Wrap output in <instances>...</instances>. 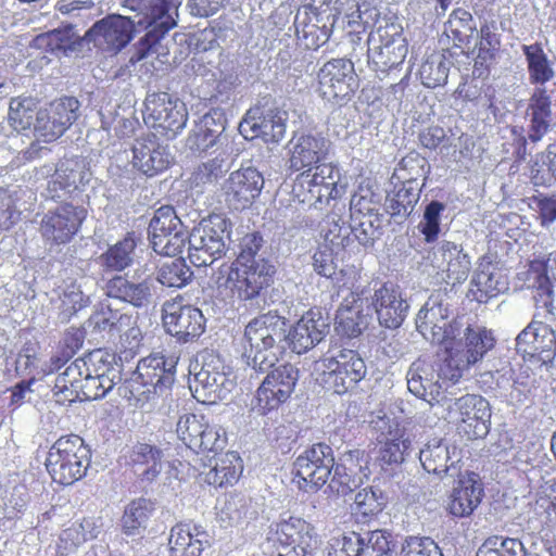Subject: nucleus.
I'll list each match as a JSON object with an SVG mask.
<instances>
[{
    "instance_id": "f257e3e1",
    "label": "nucleus",
    "mask_w": 556,
    "mask_h": 556,
    "mask_svg": "<svg viewBox=\"0 0 556 556\" xmlns=\"http://www.w3.org/2000/svg\"><path fill=\"white\" fill-rule=\"evenodd\" d=\"M329 330V317L320 308H311L292 326L277 309L261 312L244 328L243 341L250 343L245 356L253 366L265 370L278 363L288 349L299 355L308 352Z\"/></svg>"
},
{
    "instance_id": "f03ea898",
    "label": "nucleus",
    "mask_w": 556,
    "mask_h": 556,
    "mask_svg": "<svg viewBox=\"0 0 556 556\" xmlns=\"http://www.w3.org/2000/svg\"><path fill=\"white\" fill-rule=\"evenodd\" d=\"M236 241L235 290L238 300L253 313H261L280 298L274 287L277 274L276 262L271 258V247L257 231H249Z\"/></svg>"
},
{
    "instance_id": "7ed1b4c3",
    "label": "nucleus",
    "mask_w": 556,
    "mask_h": 556,
    "mask_svg": "<svg viewBox=\"0 0 556 556\" xmlns=\"http://www.w3.org/2000/svg\"><path fill=\"white\" fill-rule=\"evenodd\" d=\"M249 349L250 343L244 341L241 358L247 366L245 370L250 371V378H258L260 375H265L251 400L250 413L255 416H264L277 409L291 397L299 381L300 371L290 363L280 365L276 363L268 369H260L257 366H253L252 362L245 356Z\"/></svg>"
},
{
    "instance_id": "20e7f679",
    "label": "nucleus",
    "mask_w": 556,
    "mask_h": 556,
    "mask_svg": "<svg viewBox=\"0 0 556 556\" xmlns=\"http://www.w3.org/2000/svg\"><path fill=\"white\" fill-rule=\"evenodd\" d=\"M178 357L152 353L141 359L137 370L117 389L118 394L129 401H149L152 395L166 394L175 382Z\"/></svg>"
},
{
    "instance_id": "39448f33",
    "label": "nucleus",
    "mask_w": 556,
    "mask_h": 556,
    "mask_svg": "<svg viewBox=\"0 0 556 556\" xmlns=\"http://www.w3.org/2000/svg\"><path fill=\"white\" fill-rule=\"evenodd\" d=\"M90 462V447L79 435L70 434L59 438L52 444L45 466L54 482L72 485L86 476Z\"/></svg>"
},
{
    "instance_id": "423d86ee",
    "label": "nucleus",
    "mask_w": 556,
    "mask_h": 556,
    "mask_svg": "<svg viewBox=\"0 0 556 556\" xmlns=\"http://www.w3.org/2000/svg\"><path fill=\"white\" fill-rule=\"evenodd\" d=\"M231 222L222 214L204 217L188 233V256L197 266H210L225 255L231 242Z\"/></svg>"
},
{
    "instance_id": "0eeeda50",
    "label": "nucleus",
    "mask_w": 556,
    "mask_h": 556,
    "mask_svg": "<svg viewBox=\"0 0 556 556\" xmlns=\"http://www.w3.org/2000/svg\"><path fill=\"white\" fill-rule=\"evenodd\" d=\"M319 543L315 527L300 517L281 518L270 525L265 551L271 556H313Z\"/></svg>"
},
{
    "instance_id": "6e6552de",
    "label": "nucleus",
    "mask_w": 556,
    "mask_h": 556,
    "mask_svg": "<svg viewBox=\"0 0 556 556\" xmlns=\"http://www.w3.org/2000/svg\"><path fill=\"white\" fill-rule=\"evenodd\" d=\"M181 0H153L150 2L147 13L138 22L144 25V34L135 47V53L130 61H141L150 55L166 54V46L163 41L168 31L177 25L178 8Z\"/></svg>"
},
{
    "instance_id": "1a4fd4ad",
    "label": "nucleus",
    "mask_w": 556,
    "mask_h": 556,
    "mask_svg": "<svg viewBox=\"0 0 556 556\" xmlns=\"http://www.w3.org/2000/svg\"><path fill=\"white\" fill-rule=\"evenodd\" d=\"M224 362L216 355L202 356V363L197 362L190 371L193 380L190 390L197 401L215 404L229 397L236 388L235 377Z\"/></svg>"
},
{
    "instance_id": "9d476101",
    "label": "nucleus",
    "mask_w": 556,
    "mask_h": 556,
    "mask_svg": "<svg viewBox=\"0 0 556 556\" xmlns=\"http://www.w3.org/2000/svg\"><path fill=\"white\" fill-rule=\"evenodd\" d=\"M339 20V14L329 4L312 0L301 5L294 16L296 39L305 49L317 50L328 42Z\"/></svg>"
},
{
    "instance_id": "9b49d317",
    "label": "nucleus",
    "mask_w": 556,
    "mask_h": 556,
    "mask_svg": "<svg viewBox=\"0 0 556 556\" xmlns=\"http://www.w3.org/2000/svg\"><path fill=\"white\" fill-rule=\"evenodd\" d=\"M359 300L371 308L382 328L395 330L406 319L409 304L399 285L387 281H375L362 291Z\"/></svg>"
},
{
    "instance_id": "f8f14e48",
    "label": "nucleus",
    "mask_w": 556,
    "mask_h": 556,
    "mask_svg": "<svg viewBox=\"0 0 556 556\" xmlns=\"http://www.w3.org/2000/svg\"><path fill=\"white\" fill-rule=\"evenodd\" d=\"M147 233L149 245L156 254L175 256L186 245L189 229L172 205H162L153 212Z\"/></svg>"
},
{
    "instance_id": "ddd939ff",
    "label": "nucleus",
    "mask_w": 556,
    "mask_h": 556,
    "mask_svg": "<svg viewBox=\"0 0 556 556\" xmlns=\"http://www.w3.org/2000/svg\"><path fill=\"white\" fill-rule=\"evenodd\" d=\"M368 42L371 45V53L367 64L378 75H387L402 65L407 55V40L397 24L379 25L369 34Z\"/></svg>"
},
{
    "instance_id": "4468645a",
    "label": "nucleus",
    "mask_w": 556,
    "mask_h": 556,
    "mask_svg": "<svg viewBox=\"0 0 556 556\" xmlns=\"http://www.w3.org/2000/svg\"><path fill=\"white\" fill-rule=\"evenodd\" d=\"M334 466L332 447L324 442L305 447L294 459L292 473L300 490L305 492L317 491L323 488Z\"/></svg>"
},
{
    "instance_id": "2eb2a0df",
    "label": "nucleus",
    "mask_w": 556,
    "mask_h": 556,
    "mask_svg": "<svg viewBox=\"0 0 556 556\" xmlns=\"http://www.w3.org/2000/svg\"><path fill=\"white\" fill-rule=\"evenodd\" d=\"M454 317L447 299L441 293L429 296L416 317V328L421 336L435 344L453 340L459 333V321Z\"/></svg>"
},
{
    "instance_id": "dca6fc26",
    "label": "nucleus",
    "mask_w": 556,
    "mask_h": 556,
    "mask_svg": "<svg viewBox=\"0 0 556 556\" xmlns=\"http://www.w3.org/2000/svg\"><path fill=\"white\" fill-rule=\"evenodd\" d=\"M443 406L448 418L458 425L469 440L483 439L490 431L491 407L490 403L477 394H464L459 397H448Z\"/></svg>"
},
{
    "instance_id": "f3484780",
    "label": "nucleus",
    "mask_w": 556,
    "mask_h": 556,
    "mask_svg": "<svg viewBox=\"0 0 556 556\" xmlns=\"http://www.w3.org/2000/svg\"><path fill=\"white\" fill-rule=\"evenodd\" d=\"M317 77L323 99L337 105L351 101L359 87L354 61L346 58L329 60L320 67Z\"/></svg>"
},
{
    "instance_id": "a211bd4d",
    "label": "nucleus",
    "mask_w": 556,
    "mask_h": 556,
    "mask_svg": "<svg viewBox=\"0 0 556 556\" xmlns=\"http://www.w3.org/2000/svg\"><path fill=\"white\" fill-rule=\"evenodd\" d=\"M321 365V383L337 394L353 390L367 374L365 361L354 350H342L336 356L324 358Z\"/></svg>"
},
{
    "instance_id": "6ab92c4d",
    "label": "nucleus",
    "mask_w": 556,
    "mask_h": 556,
    "mask_svg": "<svg viewBox=\"0 0 556 556\" xmlns=\"http://www.w3.org/2000/svg\"><path fill=\"white\" fill-rule=\"evenodd\" d=\"M87 218L83 205L64 203L48 210L40 220V233L50 250L70 243Z\"/></svg>"
},
{
    "instance_id": "aec40b11",
    "label": "nucleus",
    "mask_w": 556,
    "mask_h": 556,
    "mask_svg": "<svg viewBox=\"0 0 556 556\" xmlns=\"http://www.w3.org/2000/svg\"><path fill=\"white\" fill-rule=\"evenodd\" d=\"M144 105L151 127L166 139L176 138L186 127L188 111L186 104L177 97L167 92L149 93Z\"/></svg>"
},
{
    "instance_id": "412c9836",
    "label": "nucleus",
    "mask_w": 556,
    "mask_h": 556,
    "mask_svg": "<svg viewBox=\"0 0 556 556\" xmlns=\"http://www.w3.org/2000/svg\"><path fill=\"white\" fill-rule=\"evenodd\" d=\"M148 8L149 7L146 5L144 11L136 14L134 18L111 15L98 21L87 30L84 38L93 41L96 46L110 52H118L132 39L135 25L142 27L147 31L146 26L138 22L147 13Z\"/></svg>"
},
{
    "instance_id": "4be33fe9",
    "label": "nucleus",
    "mask_w": 556,
    "mask_h": 556,
    "mask_svg": "<svg viewBox=\"0 0 556 556\" xmlns=\"http://www.w3.org/2000/svg\"><path fill=\"white\" fill-rule=\"evenodd\" d=\"M369 457L364 450L349 448L334 457L330 488L346 496L361 488L370 476Z\"/></svg>"
},
{
    "instance_id": "5701e85b",
    "label": "nucleus",
    "mask_w": 556,
    "mask_h": 556,
    "mask_svg": "<svg viewBox=\"0 0 556 556\" xmlns=\"http://www.w3.org/2000/svg\"><path fill=\"white\" fill-rule=\"evenodd\" d=\"M375 428L380 430L381 437H384V441L379 440L381 445L377 462L384 472L394 471L413 452L412 441L406 435L405 429L401 428L394 418L379 417L375 421Z\"/></svg>"
},
{
    "instance_id": "b1692460",
    "label": "nucleus",
    "mask_w": 556,
    "mask_h": 556,
    "mask_svg": "<svg viewBox=\"0 0 556 556\" xmlns=\"http://www.w3.org/2000/svg\"><path fill=\"white\" fill-rule=\"evenodd\" d=\"M162 321L165 331L179 343L194 341L205 329V318L201 309L177 302H165Z\"/></svg>"
},
{
    "instance_id": "393cba45",
    "label": "nucleus",
    "mask_w": 556,
    "mask_h": 556,
    "mask_svg": "<svg viewBox=\"0 0 556 556\" xmlns=\"http://www.w3.org/2000/svg\"><path fill=\"white\" fill-rule=\"evenodd\" d=\"M263 174L253 166L232 172L223 184V194L229 208L242 211L261 194L264 187Z\"/></svg>"
},
{
    "instance_id": "a878e982",
    "label": "nucleus",
    "mask_w": 556,
    "mask_h": 556,
    "mask_svg": "<svg viewBox=\"0 0 556 556\" xmlns=\"http://www.w3.org/2000/svg\"><path fill=\"white\" fill-rule=\"evenodd\" d=\"M104 293L136 308H147L154 302L157 286L154 278L141 280L128 275L116 274L104 282Z\"/></svg>"
},
{
    "instance_id": "bb28decb",
    "label": "nucleus",
    "mask_w": 556,
    "mask_h": 556,
    "mask_svg": "<svg viewBox=\"0 0 556 556\" xmlns=\"http://www.w3.org/2000/svg\"><path fill=\"white\" fill-rule=\"evenodd\" d=\"M288 113L278 108H251L243 121L240 123L239 129L244 137L249 131L252 137H261L265 142H280L287 131Z\"/></svg>"
},
{
    "instance_id": "cd10ccee",
    "label": "nucleus",
    "mask_w": 556,
    "mask_h": 556,
    "mask_svg": "<svg viewBox=\"0 0 556 556\" xmlns=\"http://www.w3.org/2000/svg\"><path fill=\"white\" fill-rule=\"evenodd\" d=\"M456 477L457 480L446 502V510L455 518H467L481 504L484 486L480 476L473 471H459Z\"/></svg>"
},
{
    "instance_id": "c85d7f7f",
    "label": "nucleus",
    "mask_w": 556,
    "mask_h": 556,
    "mask_svg": "<svg viewBox=\"0 0 556 556\" xmlns=\"http://www.w3.org/2000/svg\"><path fill=\"white\" fill-rule=\"evenodd\" d=\"M459 333L452 340L453 345L472 365L482 362L496 345V338L492 329L480 323L459 321Z\"/></svg>"
},
{
    "instance_id": "c756f323",
    "label": "nucleus",
    "mask_w": 556,
    "mask_h": 556,
    "mask_svg": "<svg viewBox=\"0 0 556 556\" xmlns=\"http://www.w3.org/2000/svg\"><path fill=\"white\" fill-rule=\"evenodd\" d=\"M408 391L416 397L430 405L444 404L448 396L442 391L443 386L439 379L435 365L426 359L418 358L413 362L406 372Z\"/></svg>"
},
{
    "instance_id": "7c9ffc66",
    "label": "nucleus",
    "mask_w": 556,
    "mask_h": 556,
    "mask_svg": "<svg viewBox=\"0 0 556 556\" xmlns=\"http://www.w3.org/2000/svg\"><path fill=\"white\" fill-rule=\"evenodd\" d=\"M134 167L146 175L154 177L165 170L170 163L167 147L160 142L155 134H147L137 138L131 148Z\"/></svg>"
},
{
    "instance_id": "2f4dec72",
    "label": "nucleus",
    "mask_w": 556,
    "mask_h": 556,
    "mask_svg": "<svg viewBox=\"0 0 556 556\" xmlns=\"http://www.w3.org/2000/svg\"><path fill=\"white\" fill-rule=\"evenodd\" d=\"M289 144V168L293 172L325 163L331 147V142L319 134H300Z\"/></svg>"
},
{
    "instance_id": "473e14b6",
    "label": "nucleus",
    "mask_w": 556,
    "mask_h": 556,
    "mask_svg": "<svg viewBox=\"0 0 556 556\" xmlns=\"http://www.w3.org/2000/svg\"><path fill=\"white\" fill-rule=\"evenodd\" d=\"M497 255L485 253L480 257L478 267L472 276L471 293L479 303H486L508 289L506 276L497 266Z\"/></svg>"
},
{
    "instance_id": "72a5a7b5",
    "label": "nucleus",
    "mask_w": 556,
    "mask_h": 556,
    "mask_svg": "<svg viewBox=\"0 0 556 556\" xmlns=\"http://www.w3.org/2000/svg\"><path fill=\"white\" fill-rule=\"evenodd\" d=\"M402 181L386 195L384 211L396 224H403L415 211L425 184Z\"/></svg>"
},
{
    "instance_id": "f704fd0d",
    "label": "nucleus",
    "mask_w": 556,
    "mask_h": 556,
    "mask_svg": "<svg viewBox=\"0 0 556 556\" xmlns=\"http://www.w3.org/2000/svg\"><path fill=\"white\" fill-rule=\"evenodd\" d=\"M418 457L422 468L440 479L455 477L460 470L452 460L451 451L444 439L433 438L419 450Z\"/></svg>"
},
{
    "instance_id": "c9c22d12",
    "label": "nucleus",
    "mask_w": 556,
    "mask_h": 556,
    "mask_svg": "<svg viewBox=\"0 0 556 556\" xmlns=\"http://www.w3.org/2000/svg\"><path fill=\"white\" fill-rule=\"evenodd\" d=\"M210 546L208 534L198 526L178 523L170 529L168 556H201Z\"/></svg>"
},
{
    "instance_id": "e433bc0d",
    "label": "nucleus",
    "mask_w": 556,
    "mask_h": 556,
    "mask_svg": "<svg viewBox=\"0 0 556 556\" xmlns=\"http://www.w3.org/2000/svg\"><path fill=\"white\" fill-rule=\"evenodd\" d=\"M36 41L56 58L71 56L83 49L84 38L71 23L37 36Z\"/></svg>"
},
{
    "instance_id": "4c0bfd02",
    "label": "nucleus",
    "mask_w": 556,
    "mask_h": 556,
    "mask_svg": "<svg viewBox=\"0 0 556 556\" xmlns=\"http://www.w3.org/2000/svg\"><path fill=\"white\" fill-rule=\"evenodd\" d=\"M551 96L545 87H535L528 104L529 130L528 138L539 142L548 131L552 110Z\"/></svg>"
},
{
    "instance_id": "58836bf2",
    "label": "nucleus",
    "mask_w": 556,
    "mask_h": 556,
    "mask_svg": "<svg viewBox=\"0 0 556 556\" xmlns=\"http://www.w3.org/2000/svg\"><path fill=\"white\" fill-rule=\"evenodd\" d=\"M375 530L344 532L329 540L326 556H375Z\"/></svg>"
},
{
    "instance_id": "ea45409f",
    "label": "nucleus",
    "mask_w": 556,
    "mask_h": 556,
    "mask_svg": "<svg viewBox=\"0 0 556 556\" xmlns=\"http://www.w3.org/2000/svg\"><path fill=\"white\" fill-rule=\"evenodd\" d=\"M131 324V315L113 309L109 304L100 303L85 323V327L92 333L114 337L126 331Z\"/></svg>"
},
{
    "instance_id": "a19ab883",
    "label": "nucleus",
    "mask_w": 556,
    "mask_h": 556,
    "mask_svg": "<svg viewBox=\"0 0 556 556\" xmlns=\"http://www.w3.org/2000/svg\"><path fill=\"white\" fill-rule=\"evenodd\" d=\"M52 170H55L59 178L65 179L77 191L88 185L92 177L89 163L86 157L80 155L65 156L55 165L46 164L40 168V174L43 177H49Z\"/></svg>"
},
{
    "instance_id": "79ce46f5",
    "label": "nucleus",
    "mask_w": 556,
    "mask_h": 556,
    "mask_svg": "<svg viewBox=\"0 0 556 556\" xmlns=\"http://www.w3.org/2000/svg\"><path fill=\"white\" fill-rule=\"evenodd\" d=\"M164 452L161 447L146 442H137L129 451V463L138 471L142 468L139 476L143 482L154 481L162 471V460Z\"/></svg>"
},
{
    "instance_id": "37998d69",
    "label": "nucleus",
    "mask_w": 556,
    "mask_h": 556,
    "mask_svg": "<svg viewBox=\"0 0 556 556\" xmlns=\"http://www.w3.org/2000/svg\"><path fill=\"white\" fill-rule=\"evenodd\" d=\"M137 243L134 233L128 232L122 240L110 245L98 263L103 274L122 273L135 263Z\"/></svg>"
},
{
    "instance_id": "c03bdc74",
    "label": "nucleus",
    "mask_w": 556,
    "mask_h": 556,
    "mask_svg": "<svg viewBox=\"0 0 556 556\" xmlns=\"http://www.w3.org/2000/svg\"><path fill=\"white\" fill-rule=\"evenodd\" d=\"M536 326V338L531 356L528 358V368H539L541 371L548 372L556 356V333L549 325L542 321Z\"/></svg>"
},
{
    "instance_id": "a18cd8bd",
    "label": "nucleus",
    "mask_w": 556,
    "mask_h": 556,
    "mask_svg": "<svg viewBox=\"0 0 556 556\" xmlns=\"http://www.w3.org/2000/svg\"><path fill=\"white\" fill-rule=\"evenodd\" d=\"M84 362L80 357L72 362L63 372L55 378L52 388L53 397L60 404L77 401L79 387L85 375Z\"/></svg>"
},
{
    "instance_id": "49530a36",
    "label": "nucleus",
    "mask_w": 556,
    "mask_h": 556,
    "mask_svg": "<svg viewBox=\"0 0 556 556\" xmlns=\"http://www.w3.org/2000/svg\"><path fill=\"white\" fill-rule=\"evenodd\" d=\"M38 101L30 96H21L10 100L8 112V125L17 134L33 132L37 118Z\"/></svg>"
},
{
    "instance_id": "de8ad7c7",
    "label": "nucleus",
    "mask_w": 556,
    "mask_h": 556,
    "mask_svg": "<svg viewBox=\"0 0 556 556\" xmlns=\"http://www.w3.org/2000/svg\"><path fill=\"white\" fill-rule=\"evenodd\" d=\"M388 495L379 486L361 489L351 505L352 515L358 522L366 523L377 517L388 504Z\"/></svg>"
},
{
    "instance_id": "09e8293b",
    "label": "nucleus",
    "mask_w": 556,
    "mask_h": 556,
    "mask_svg": "<svg viewBox=\"0 0 556 556\" xmlns=\"http://www.w3.org/2000/svg\"><path fill=\"white\" fill-rule=\"evenodd\" d=\"M242 472L241 458L235 452H228L215 459V464L202 472L203 481L215 488L232 485Z\"/></svg>"
},
{
    "instance_id": "8fccbe9b",
    "label": "nucleus",
    "mask_w": 556,
    "mask_h": 556,
    "mask_svg": "<svg viewBox=\"0 0 556 556\" xmlns=\"http://www.w3.org/2000/svg\"><path fill=\"white\" fill-rule=\"evenodd\" d=\"M154 510L155 503L150 498L139 497L131 501L122 517L123 533L128 536H142Z\"/></svg>"
},
{
    "instance_id": "3c124183",
    "label": "nucleus",
    "mask_w": 556,
    "mask_h": 556,
    "mask_svg": "<svg viewBox=\"0 0 556 556\" xmlns=\"http://www.w3.org/2000/svg\"><path fill=\"white\" fill-rule=\"evenodd\" d=\"M444 33L453 40L456 48L470 49L471 41L477 33V26L470 12L457 8L452 11L444 24Z\"/></svg>"
},
{
    "instance_id": "603ef678",
    "label": "nucleus",
    "mask_w": 556,
    "mask_h": 556,
    "mask_svg": "<svg viewBox=\"0 0 556 556\" xmlns=\"http://www.w3.org/2000/svg\"><path fill=\"white\" fill-rule=\"evenodd\" d=\"M526 58L529 81L535 87H545L555 73L547 54L541 43L523 45L521 47Z\"/></svg>"
},
{
    "instance_id": "864d4df0",
    "label": "nucleus",
    "mask_w": 556,
    "mask_h": 556,
    "mask_svg": "<svg viewBox=\"0 0 556 556\" xmlns=\"http://www.w3.org/2000/svg\"><path fill=\"white\" fill-rule=\"evenodd\" d=\"M443 346L444 355L435 365L439 379L444 387L447 381L456 383L462 377L464 371L468 370L472 365L463 356L457 348L453 345V341L440 343Z\"/></svg>"
},
{
    "instance_id": "5fc2aeb1",
    "label": "nucleus",
    "mask_w": 556,
    "mask_h": 556,
    "mask_svg": "<svg viewBox=\"0 0 556 556\" xmlns=\"http://www.w3.org/2000/svg\"><path fill=\"white\" fill-rule=\"evenodd\" d=\"M308 176L309 172L300 173L292 186V194L300 203L307 204L316 210H323L330 200L339 198L334 197L333 192H324V188L311 184L314 180L308 178Z\"/></svg>"
},
{
    "instance_id": "6e6d98bb",
    "label": "nucleus",
    "mask_w": 556,
    "mask_h": 556,
    "mask_svg": "<svg viewBox=\"0 0 556 556\" xmlns=\"http://www.w3.org/2000/svg\"><path fill=\"white\" fill-rule=\"evenodd\" d=\"M382 214L350 215L352 237L365 249L374 248L383 235Z\"/></svg>"
},
{
    "instance_id": "4d7b16f0",
    "label": "nucleus",
    "mask_w": 556,
    "mask_h": 556,
    "mask_svg": "<svg viewBox=\"0 0 556 556\" xmlns=\"http://www.w3.org/2000/svg\"><path fill=\"white\" fill-rule=\"evenodd\" d=\"M30 501V494L25 484H16L0 495V521L14 522L22 518Z\"/></svg>"
},
{
    "instance_id": "13d9d810",
    "label": "nucleus",
    "mask_w": 556,
    "mask_h": 556,
    "mask_svg": "<svg viewBox=\"0 0 556 556\" xmlns=\"http://www.w3.org/2000/svg\"><path fill=\"white\" fill-rule=\"evenodd\" d=\"M476 556H542L528 554L522 542L518 539L491 535L478 548Z\"/></svg>"
},
{
    "instance_id": "bf43d9fd",
    "label": "nucleus",
    "mask_w": 556,
    "mask_h": 556,
    "mask_svg": "<svg viewBox=\"0 0 556 556\" xmlns=\"http://www.w3.org/2000/svg\"><path fill=\"white\" fill-rule=\"evenodd\" d=\"M369 325V315L355 307H341L336 315L334 329L339 336L357 338Z\"/></svg>"
},
{
    "instance_id": "052dcab7",
    "label": "nucleus",
    "mask_w": 556,
    "mask_h": 556,
    "mask_svg": "<svg viewBox=\"0 0 556 556\" xmlns=\"http://www.w3.org/2000/svg\"><path fill=\"white\" fill-rule=\"evenodd\" d=\"M193 271L182 257L175 258L162 264L154 279L167 288L181 289L192 279Z\"/></svg>"
},
{
    "instance_id": "680f3d73",
    "label": "nucleus",
    "mask_w": 556,
    "mask_h": 556,
    "mask_svg": "<svg viewBox=\"0 0 556 556\" xmlns=\"http://www.w3.org/2000/svg\"><path fill=\"white\" fill-rule=\"evenodd\" d=\"M451 61L442 53H433L422 62L419 76L427 88L444 86L447 83Z\"/></svg>"
},
{
    "instance_id": "e2e57ef3",
    "label": "nucleus",
    "mask_w": 556,
    "mask_h": 556,
    "mask_svg": "<svg viewBox=\"0 0 556 556\" xmlns=\"http://www.w3.org/2000/svg\"><path fill=\"white\" fill-rule=\"evenodd\" d=\"M304 172H309L308 178L315 181L311 184L324 188V192L331 191L334 197H341L345 191V186L340 185L341 172L338 165L333 163H323L306 167Z\"/></svg>"
},
{
    "instance_id": "0e129e2a",
    "label": "nucleus",
    "mask_w": 556,
    "mask_h": 556,
    "mask_svg": "<svg viewBox=\"0 0 556 556\" xmlns=\"http://www.w3.org/2000/svg\"><path fill=\"white\" fill-rule=\"evenodd\" d=\"M323 231L325 241L330 248L344 250L354 243L351 224L346 225L344 219L336 213L327 215Z\"/></svg>"
},
{
    "instance_id": "69168bd1",
    "label": "nucleus",
    "mask_w": 556,
    "mask_h": 556,
    "mask_svg": "<svg viewBox=\"0 0 556 556\" xmlns=\"http://www.w3.org/2000/svg\"><path fill=\"white\" fill-rule=\"evenodd\" d=\"M445 208L446 205L438 200H431L425 205L418 229L427 243H433L438 240L441 232V216Z\"/></svg>"
},
{
    "instance_id": "338daca9",
    "label": "nucleus",
    "mask_w": 556,
    "mask_h": 556,
    "mask_svg": "<svg viewBox=\"0 0 556 556\" xmlns=\"http://www.w3.org/2000/svg\"><path fill=\"white\" fill-rule=\"evenodd\" d=\"M206 424L207 420L203 415L185 414L177 421V437L188 448L193 451L198 446V441Z\"/></svg>"
},
{
    "instance_id": "774afa93",
    "label": "nucleus",
    "mask_w": 556,
    "mask_h": 556,
    "mask_svg": "<svg viewBox=\"0 0 556 556\" xmlns=\"http://www.w3.org/2000/svg\"><path fill=\"white\" fill-rule=\"evenodd\" d=\"M381 194L369 185H361L350 200V215L381 214Z\"/></svg>"
}]
</instances>
